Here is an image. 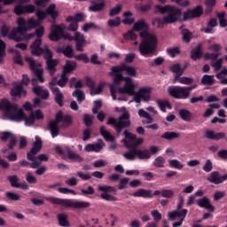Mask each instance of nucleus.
<instances>
[{
	"label": "nucleus",
	"instance_id": "nucleus-1",
	"mask_svg": "<svg viewBox=\"0 0 227 227\" xmlns=\"http://www.w3.org/2000/svg\"><path fill=\"white\" fill-rule=\"evenodd\" d=\"M154 8L161 15L167 13V16H164L163 19L155 18L153 20V24L156 25L159 29H162L165 24H176V21L180 20V17H182V9L174 5H155Z\"/></svg>",
	"mask_w": 227,
	"mask_h": 227
},
{
	"label": "nucleus",
	"instance_id": "nucleus-2",
	"mask_svg": "<svg viewBox=\"0 0 227 227\" xmlns=\"http://www.w3.org/2000/svg\"><path fill=\"white\" fill-rule=\"evenodd\" d=\"M121 72H126L127 75L129 77H136L137 75V71L133 67H129L126 63H121L120 66H115L111 67L110 75L113 77L114 84L116 86H121L123 81H130L131 78L125 77Z\"/></svg>",
	"mask_w": 227,
	"mask_h": 227
},
{
	"label": "nucleus",
	"instance_id": "nucleus-3",
	"mask_svg": "<svg viewBox=\"0 0 227 227\" xmlns=\"http://www.w3.org/2000/svg\"><path fill=\"white\" fill-rule=\"evenodd\" d=\"M59 123H62L63 129H68L72 123H74V119L70 114H63V111L59 110L55 114V120L51 121L48 125V129L51 134V137H58L59 136Z\"/></svg>",
	"mask_w": 227,
	"mask_h": 227
},
{
	"label": "nucleus",
	"instance_id": "nucleus-4",
	"mask_svg": "<svg viewBox=\"0 0 227 227\" xmlns=\"http://www.w3.org/2000/svg\"><path fill=\"white\" fill-rule=\"evenodd\" d=\"M106 125L114 127L118 136H120L124 129H129L132 125V122L130 121V113L125 111L120 117H118V119L114 117L108 118Z\"/></svg>",
	"mask_w": 227,
	"mask_h": 227
},
{
	"label": "nucleus",
	"instance_id": "nucleus-5",
	"mask_svg": "<svg viewBox=\"0 0 227 227\" xmlns=\"http://www.w3.org/2000/svg\"><path fill=\"white\" fill-rule=\"evenodd\" d=\"M30 53L32 56H35L36 58H40V56L43 55V59L45 61H49L51 59H53L54 53L52 51H51V48H49V45L45 44L42 48V39H35L32 44L30 45Z\"/></svg>",
	"mask_w": 227,
	"mask_h": 227
},
{
	"label": "nucleus",
	"instance_id": "nucleus-6",
	"mask_svg": "<svg viewBox=\"0 0 227 227\" xmlns=\"http://www.w3.org/2000/svg\"><path fill=\"white\" fill-rule=\"evenodd\" d=\"M47 201L52 203V205H60V207H64L65 208H90L91 204L86 201H74L70 199H59L55 197H48Z\"/></svg>",
	"mask_w": 227,
	"mask_h": 227
},
{
	"label": "nucleus",
	"instance_id": "nucleus-7",
	"mask_svg": "<svg viewBox=\"0 0 227 227\" xmlns=\"http://www.w3.org/2000/svg\"><path fill=\"white\" fill-rule=\"evenodd\" d=\"M158 43L159 41L155 35H151L146 39H142L138 48L141 56L147 58V56H152V54H154L157 51Z\"/></svg>",
	"mask_w": 227,
	"mask_h": 227
},
{
	"label": "nucleus",
	"instance_id": "nucleus-8",
	"mask_svg": "<svg viewBox=\"0 0 227 227\" xmlns=\"http://www.w3.org/2000/svg\"><path fill=\"white\" fill-rule=\"evenodd\" d=\"M69 88H75V90L72 93V97L77 98V102L81 104V102H84L86 100V96L84 91L81 90L84 88V84L82 80H78L75 77H72L69 80Z\"/></svg>",
	"mask_w": 227,
	"mask_h": 227
},
{
	"label": "nucleus",
	"instance_id": "nucleus-9",
	"mask_svg": "<svg viewBox=\"0 0 227 227\" xmlns=\"http://www.w3.org/2000/svg\"><path fill=\"white\" fill-rule=\"evenodd\" d=\"M168 93L176 100H187L189 92L185 86L172 85L168 88Z\"/></svg>",
	"mask_w": 227,
	"mask_h": 227
},
{
	"label": "nucleus",
	"instance_id": "nucleus-10",
	"mask_svg": "<svg viewBox=\"0 0 227 227\" xmlns=\"http://www.w3.org/2000/svg\"><path fill=\"white\" fill-rule=\"evenodd\" d=\"M35 15L38 20H45V19H47V15H50V17H51V20H50V22H51V24H54L56 22V19L59 17V12L56 11V5L54 4H51L46 9V12H43L42 10H37L35 12Z\"/></svg>",
	"mask_w": 227,
	"mask_h": 227
},
{
	"label": "nucleus",
	"instance_id": "nucleus-11",
	"mask_svg": "<svg viewBox=\"0 0 227 227\" xmlns=\"http://www.w3.org/2000/svg\"><path fill=\"white\" fill-rule=\"evenodd\" d=\"M18 27L14 28L10 35V38L16 42H22V36L17 35H26L27 33V26H26V20L24 18L17 19Z\"/></svg>",
	"mask_w": 227,
	"mask_h": 227
},
{
	"label": "nucleus",
	"instance_id": "nucleus-12",
	"mask_svg": "<svg viewBox=\"0 0 227 227\" xmlns=\"http://www.w3.org/2000/svg\"><path fill=\"white\" fill-rule=\"evenodd\" d=\"M26 62L29 63V68L35 77L38 79L39 82H45V78L43 77V69L41 64H36V61L32 57L26 58Z\"/></svg>",
	"mask_w": 227,
	"mask_h": 227
},
{
	"label": "nucleus",
	"instance_id": "nucleus-13",
	"mask_svg": "<svg viewBox=\"0 0 227 227\" xmlns=\"http://www.w3.org/2000/svg\"><path fill=\"white\" fill-rule=\"evenodd\" d=\"M98 191H100V198L104 200V201H118V199L114 197L113 194L115 193L118 190L114 186H108V185H100L98 186Z\"/></svg>",
	"mask_w": 227,
	"mask_h": 227
},
{
	"label": "nucleus",
	"instance_id": "nucleus-14",
	"mask_svg": "<svg viewBox=\"0 0 227 227\" xmlns=\"http://www.w3.org/2000/svg\"><path fill=\"white\" fill-rule=\"evenodd\" d=\"M43 145V142L42 141V138H40L38 136H35V141L34 142L30 152L27 153V160H36V155L40 153V150H42Z\"/></svg>",
	"mask_w": 227,
	"mask_h": 227
},
{
	"label": "nucleus",
	"instance_id": "nucleus-15",
	"mask_svg": "<svg viewBox=\"0 0 227 227\" xmlns=\"http://www.w3.org/2000/svg\"><path fill=\"white\" fill-rule=\"evenodd\" d=\"M202 13H203V7L201 5H199L194 9H187L183 13V20L184 22H187V20H192V19H198L199 17H201Z\"/></svg>",
	"mask_w": 227,
	"mask_h": 227
},
{
	"label": "nucleus",
	"instance_id": "nucleus-16",
	"mask_svg": "<svg viewBox=\"0 0 227 227\" xmlns=\"http://www.w3.org/2000/svg\"><path fill=\"white\" fill-rule=\"evenodd\" d=\"M65 36V29L61 27V25H56L53 23L51 27V33L49 35V39L51 42H58Z\"/></svg>",
	"mask_w": 227,
	"mask_h": 227
},
{
	"label": "nucleus",
	"instance_id": "nucleus-17",
	"mask_svg": "<svg viewBox=\"0 0 227 227\" xmlns=\"http://www.w3.org/2000/svg\"><path fill=\"white\" fill-rule=\"evenodd\" d=\"M25 114L26 113H24V110H19V106L16 105L15 111L11 110V112L5 115V118L11 121H17L18 123H20V121H24Z\"/></svg>",
	"mask_w": 227,
	"mask_h": 227
},
{
	"label": "nucleus",
	"instance_id": "nucleus-18",
	"mask_svg": "<svg viewBox=\"0 0 227 227\" xmlns=\"http://www.w3.org/2000/svg\"><path fill=\"white\" fill-rule=\"evenodd\" d=\"M0 139L4 143L6 142L7 139H10L7 148H9V150H15V146H17V137H15L13 133L10 131L2 132Z\"/></svg>",
	"mask_w": 227,
	"mask_h": 227
},
{
	"label": "nucleus",
	"instance_id": "nucleus-19",
	"mask_svg": "<svg viewBox=\"0 0 227 227\" xmlns=\"http://www.w3.org/2000/svg\"><path fill=\"white\" fill-rule=\"evenodd\" d=\"M36 7L33 4H18L14 7V13L16 15H26L29 13H35Z\"/></svg>",
	"mask_w": 227,
	"mask_h": 227
},
{
	"label": "nucleus",
	"instance_id": "nucleus-20",
	"mask_svg": "<svg viewBox=\"0 0 227 227\" xmlns=\"http://www.w3.org/2000/svg\"><path fill=\"white\" fill-rule=\"evenodd\" d=\"M182 75H184L183 71H180V69H177L174 75L173 82H179L180 84H185L186 86H191V84L194 82V79L187 76L182 77Z\"/></svg>",
	"mask_w": 227,
	"mask_h": 227
},
{
	"label": "nucleus",
	"instance_id": "nucleus-21",
	"mask_svg": "<svg viewBox=\"0 0 227 227\" xmlns=\"http://www.w3.org/2000/svg\"><path fill=\"white\" fill-rule=\"evenodd\" d=\"M14 88L11 89L10 95L11 97L22 98L23 97H26L27 95V90L24 89V86L22 84H17V82H14Z\"/></svg>",
	"mask_w": 227,
	"mask_h": 227
},
{
	"label": "nucleus",
	"instance_id": "nucleus-22",
	"mask_svg": "<svg viewBox=\"0 0 227 227\" xmlns=\"http://www.w3.org/2000/svg\"><path fill=\"white\" fill-rule=\"evenodd\" d=\"M32 91L36 97H40L41 100H49V98L51 97L49 90L43 89V87L40 85L33 87Z\"/></svg>",
	"mask_w": 227,
	"mask_h": 227
},
{
	"label": "nucleus",
	"instance_id": "nucleus-23",
	"mask_svg": "<svg viewBox=\"0 0 227 227\" xmlns=\"http://www.w3.org/2000/svg\"><path fill=\"white\" fill-rule=\"evenodd\" d=\"M207 182L210 184H215V185H219V184H223V182H226L227 180V174L223 176H219L218 171H213L210 174V176L207 178Z\"/></svg>",
	"mask_w": 227,
	"mask_h": 227
},
{
	"label": "nucleus",
	"instance_id": "nucleus-24",
	"mask_svg": "<svg viewBox=\"0 0 227 227\" xmlns=\"http://www.w3.org/2000/svg\"><path fill=\"white\" fill-rule=\"evenodd\" d=\"M105 146L106 143H104L102 139H98L95 144H88L84 150L85 152H95L96 153H98L99 152H102Z\"/></svg>",
	"mask_w": 227,
	"mask_h": 227
},
{
	"label": "nucleus",
	"instance_id": "nucleus-25",
	"mask_svg": "<svg viewBox=\"0 0 227 227\" xmlns=\"http://www.w3.org/2000/svg\"><path fill=\"white\" fill-rule=\"evenodd\" d=\"M17 105L12 104L8 99L4 98L0 101V111H4V116H6L11 111H15Z\"/></svg>",
	"mask_w": 227,
	"mask_h": 227
},
{
	"label": "nucleus",
	"instance_id": "nucleus-26",
	"mask_svg": "<svg viewBox=\"0 0 227 227\" xmlns=\"http://www.w3.org/2000/svg\"><path fill=\"white\" fill-rule=\"evenodd\" d=\"M197 205L198 207H200V208H206V210H208L209 212H214L215 210V207L212 205V203L210 202V199H208L207 197H203L197 201Z\"/></svg>",
	"mask_w": 227,
	"mask_h": 227
},
{
	"label": "nucleus",
	"instance_id": "nucleus-27",
	"mask_svg": "<svg viewBox=\"0 0 227 227\" xmlns=\"http://www.w3.org/2000/svg\"><path fill=\"white\" fill-rule=\"evenodd\" d=\"M65 159H69V160L72 162H84V158H82L80 154L74 153V151L68 147H67Z\"/></svg>",
	"mask_w": 227,
	"mask_h": 227
},
{
	"label": "nucleus",
	"instance_id": "nucleus-28",
	"mask_svg": "<svg viewBox=\"0 0 227 227\" xmlns=\"http://www.w3.org/2000/svg\"><path fill=\"white\" fill-rule=\"evenodd\" d=\"M59 65V60L58 59H51V60L46 61V70H48L49 74L53 77L56 75V67Z\"/></svg>",
	"mask_w": 227,
	"mask_h": 227
},
{
	"label": "nucleus",
	"instance_id": "nucleus-29",
	"mask_svg": "<svg viewBox=\"0 0 227 227\" xmlns=\"http://www.w3.org/2000/svg\"><path fill=\"white\" fill-rule=\"evenodd\" d=\"M57 52H59V54H63L66 58H75V52L74 51V48L72 47V45H67L65 48H58Z\"/></svg>",
	"mask_w": 227,
	"mask_h": 227
},
{
	"label": "nucleus",
	"instance_id": "nucleus-30",
	"mask_svg": "<svg viewBox=\"0 0 227 227\" xmlns=\"http://www.w3.org/2000/svg\"><path fill=\"white\" fill-rule=\"evenodd\" d=\"M202 47L203 46L201 44H199L197 47L191 51V59H192L193 61H198V59H201V58H203V50H201Z\"/></svg>",
	"mask_w": 227,
	"mask_h": 227
},
{
	"label": "nucleus",
	"instance_id": "nucleus-31",
	"mask_svg": "<svg viewBox=\"0 0 227 227\" xmlns=\"http://www.w3.org/2000/svg\"><path fill=\"white\" fill-rule=\"evenodd\" d=\"M50 88H51V91L55 96L56 104H58V106H59V107H63L64 96H63V93H61V91H59V88H58V87H50Z\"/></svg>",
	"mask_w": 227,
	"mask_h": 227
},
{
	"label": "nucleus",
	"instance_id": "nucleus-32",
	"mask_svg": "<svg viewBox=\"0 0 227 227\" xmlns=\"http://www.w3.org/2000/svg\"><path fill=\"white\" fill-rule=\"evenodd\" d=\"M77 68V62L73 60H67L65 66L62 67V74H72Z\"/></svg>",
	"mask_w": 227,
	"mask_h": 227
},
{
	"label": "nucleus",
	"instance_id": "nucleus-33",
	"mask_svg": "<svg viewBox=\"0 0 227 227\" xmlns=\"http://www.w3.org/2000/svg\"><path fill=\"white\" fill-rule=\"evenodd\" d=\"M178 114L181 120H184V121L191 122L192 121V120H194V116L192 115V113H191V111L185 108L179 109Z\"/></svg>",
	"mask_w": 227,
	"mask_h": 227
},
{
	"label": "nucleus",
	"instance_id": "nucleus-34",
	"mask_svg": "<svg viewBox=\"0 0 227 227\" xmlns=\"http://www.w3.org/2000/svg\"><path fill=\"white\" fill-rule=\"evenodd\" d=\"M138 94L142 98L144 102H149L152 95V88L150 87H143L138 90Z\"/></svg>",
	"mask_w": 227,
	"mask_h": 227
},
{
	"label": "nucleus",
	"instance_id": "nucleus-35",
	"mask_svg": "<svg viewBox=\"0 0 227 227\" xmlns=\"http://www.w3.org/2000/svg\"><path fill=\"white\" fill-rule=\"evenodd\" d=\"M132 196L134 198H153V194H152V190L146 189H138L135 192H133Z\"/></svg>",
	"mask_w": 227,
	"mask_h": 227
},
{
	"label": "nucleus",
	"instance_id": "nucleus-36",
	"mask_svg": "<svg viewBox=\"0 0 227 227\" xmlns=\"http://www.w3.org/2000/svg\"><path fill=\"white\" fill-rule=\"evenodd\" d=\"M187 209H182L181 211H173L171 213H168V218L170 221H175L176 217L185 220V217L187 216Z\"/></svg>",
	"mask_w": 227,
	"mask_h": 227
},
{
	"label": "nucleus",
	"instance_id": "nucleus-37",
	"mask_svg": "<svg viewBox=\"0 0 227 227\" xmlns=\"http://www.w3.org/2000/svg\"><path fill=\"white\" fill-rule=\"evenodd\" d=\"M122 141L125 144V146H127V148H131L133 150H137V146H141V144L145 143L144 138H137V137H136L135 140H132V142H129L125 139H123Z\"/></svg>",
	"mask_w": 227,
	"mask_h": 227
},
{
	"label": "nucleus",
	"instance_id": "nucleus-38",
	"mask_svg": "<svg viewBox=\"0 0 227 227\" xmlns=\"http://www.w3.org/2000/svg\"><path fill=\"white\" fill-rule=\"evenodd\" d=\"M137 157L140 160H148L152 158V153L148 149H137Z\"/></svg>",
	"mask_w": 227,
	"mask_h": 227
},
{
	"label": "nucleus",
	"instance_id": "nucleus-39",
	"mask_svg": "<svg viewBox=\"0 0 227 227\" xmlns=\"http://www.w3.org/2000/svg\"><path fill=\"white\" fill-rule=\"evenodd\" d=\"M59 226L70 227V222H68V215L65 213L59 214L57 215Z\"/></svg>",
	"mask_w": 227,
	"mask_h": 227
},
{
	"label": "nucleus",
	"instance_id": "nucleus-40",
	"mask_svg": "<svg viewBox=\"0 0 227 227\" xmlns=\"http://www.w3.org/2000/svg\"><path fill=\"white\" fill-rule=\"evenodd\" d=\"M179 30L183 35V42H184L185 43H191V40H192V34L191 33V31L187 28H184V26H181L179 27Z\"/></svg>",
	"mask_w": 227,
	"mask_h": 227
},
{
	"label": "nucleus",
	"instance_id": "nucleus-41",
	"mask_svg": "<svg viewBox=\"0 0 227 227\" xmlns=\"http://www.w3.org/2000/svg\"><path fill=\"white\" fill-rule=\"evenodd\" d=\"M126 82L124 88L126 90V92L128 95H129L130 97H132L133 95H136V91L134 90H136V85H134V83L132 82V79L129 80H123Z\"/></svg>",
	"mask_w": 227,
	"mask_h": 227
},
{
	"label": "nucleus",
	"instance_id": "nucleus-42",
	"mask_svg": "<svg viewBox=\"0 0 227 227\" xmlns=\"http://www.w3.org/2000/svg\"><path fill=\"white\" fill-rule=\"evenodd\" d=\"M161 195L162 198H167L168 200L173 198L175 196V193L171 190H156L153 192V196H159Z\"/></svg>",
	"mask_w": 227,
	"mask_h": 227
},
{
	"label": "nucleus",
	"instance_id": "nucleus-43",
	"mask_svg": "<svg viewBox=\"0 0 227 227\" xmlns=\"http://www.w3.org/2000/svg\"><path fill=\"white\" fill-rule=\"evenodd\" d=\"M30 162L26 160H23L20 161V166H21V168H27L28 166H30L32 169H36V168H40L41 163L38 160H30Z\"/></svg>",
	"mask_w": 227,
	"mask_h": 227
},
{
	"label": "nucleus",
	"instance_id": "nucleus-44",
	"mask_svg": "<svg viewBox=\"0 0 227 227\" xmlns=\"http://www.w3.org/2000/svg\"><path fill=\"white\" fill-rule=\"evenodd\" d=\"M144 29H148V24L145 20H138L133 26V31H143Z\"/></svg>",
	"mask_w": 227,
	"mask_h": 227
},
{
	"label": "nucleus",
	"instance_id": "nucleus-45",
	"mask_svg": "<svg viewBox=\"0 0 227 227\" xmlns=\"http://www.w3.org/2000/svg\"><path fill=\"white\" fill-rule=\"evenodd\" d=\"M178 137H180V133L175 131H166L161 135V139H167L168 141L178 139Z\"/></svg>",
	"mask_w": 227,
	"mask_h": 227
},
{
	"label": "nucleus",
	"instance_id": "nucleus-46",
	"mask_svg": "<svg viewBox=\"0 0 227 227\" xmlns=\"http://www.w3.org/2000/svg\"><path fill=\"white\" fill-rule=\"evenodd\" d=\"M99 132L102 137H104L105 141H114V137H113V135H111V133L106 129V126H101Z\"/></svg>",
	"mask_w": 227,
	"mask_h": 227
},
{
	"label": "nucleus",
	"instance_id": "nucleus-47",
	"mask_svg": "<svg viewBox=\"0 0 227 227\" xmlns=\"http://www.w3.org/2000/svg\"><path fill=\"white\" fill-rule=\"evenodd\" d=\"M187 67H189V62H185L183 67L180 66L179 63H176L170 67V72H172V74H176V71L178 69L179 72H183L184 74V72H185V70L187 69Z\"/></svg>",
	"mask_w": 227,
	"mask_h": 227
},
{
	"label": "nucleus",
	"instance_id": "nucleus-48",
	"mask_svg": "<svg viewBox=\"0 0 227 227\" xmlns=\"http://www.w3.org/2000/svg\"><path fill=\"white\" fill-rule=\"evenodd\" d=\"M214 82H215L214 75L204 74L201 79V84L204 86H214Z\"/></svg>",
	"mask_w": 227,
	"mask_h": 227
},
{
	"label": "nucleus",
	"instance_id": "nucleus-49",
	"mask_svg": "<svg viewBox=\"0 0 227 227\" xmlns=\"http://www.w3.org/2000/svg\"><path fill=\"white\" fill-rule=\"evenodd\" d=\"M156 103L162 113H166V108L172 109L171 104H169V101L168 100L159 99L156 101Z\"/></svg>",
	"mask_w": 227,
	"mask_h": 227
},
{
	"label": "nucleus",
	"instance_id": "nucleus-50",
	"mask_svg": "<svg viewBox=\"0 0 227 227\" xmlns=\"http://www.w3.org/2000/svg\"><path fill=\"white\" fill-rule=\"evenodd\" d=\"M123 157L126 158L127 160H136V157H137V149L129 150L123 153Z\"/></svg>",
	"mask_w": 227,
	"mask_h": 227
},
{
	"label": "nucleus",
	"instance_id": "nucleus-51",
	"mask_svg": "<svg viewBox=\"0 0 227 227\" xmlns=\"http://www.w3.org/2000/svg\"><path fill=\"white\" fill-rule=\"evenodd\" d=\"M7 180L8 182H10L11 187H14V189H17L19 187V184H20L19 183L20 179L17 175L9 176L7 177Z\"/></svg>",
	"mask_w": 227,
	"mask_h": 227
},
{
	"label": "nucleus",
	"instance_id": "nucleus-52",
	"mask_svg": "<svg viewBox=\"0 0 227 227\" xmlns=\"http://www.w3.org/2000/svg\"><path fill=\"white\" fill-rule=\"evenodd\" d=\"M74 20L75 22H82L84 20V14H82V13H76L74 15V16H68L67 18V22H74Z\"/></svg>",
	"mask_w": 227,
	"mask_h": 227
},
{
	"label": "nucleus",
	"instance_id": "nucleus-53",
	"mask_svg": "<svg viewBox=\"0 0 227 227\" xmlns=\"http://www.w3.org/2000/svg\"><path fill=\"white\" fill-rule=\"evenodd\" d=\"M90 29H97L98 31H100V27L94 22L85 23L82 27V31L88 33Z\"/></svg>",
	"mask_w": 227,
	"mask_h": 227
},
{
	"label": "nucleus",
	"instance_id": "nucleus-54",
	"mask_svg": "<svg viewBox=\"0 0 227 227\" xmlns=\"http://www.w3.org/2000/svg\"><path fill=\"white\" fill-rule=\"evenodd\" d=\"M164 164H166V159L162 156H158L153 162L154 168H164Z\"/></svg>",
	"mask_w": 227,
	"mask_h": 227
},
{
	"label": "nucleus",
	"instance_id": "nucleus-55",
	"mask_svg": "<svg viewBox=\"0 0 227 227\" xmlns=\"http://www.w3.org/2000/svg\"><path fill=\"white\" fill-rule=\"evenodd\" d=\"M106 8V4L104 2H101L99 4H95L94 5H90L89 7L90 12H102V10Z\"/></svg>",
	"mask_w": 227,
	"mask_h": 227
},
{
	"label": "nucleus",
	"instance_id": "nucleus-56",
	"mask_svg": "<svg viewBox=\"0 0 227 227\" xmlns=\"http://www.w3.org/2000/svg\"><path fill=\"white\" fill-rule=\"evenodd\" d=\"M23 121H25L26 127H31V125L35 123V113H30V115L28 117L25 114Z\"/></svg>",
	"mask_w": 227,
	"mask_h": 227
},
{
	"label": "nucleus",
	"instance_id": "nucleus-57",
	"mask_svg": "<svg viewBox=\"0 0 227 227\" xmlns=\"http://www.w3.org/2000/svg\"><path fill=\"white\" fill-rule=\"evenodd\" d=\"M68 82V76L65 74V73H62L60 75V79L57 82V85L59 86L60 88H65Z\"/></svg>",
	"mask_w": 227,
	"mask_h": 227
},
{
	"label": "nucleus",
	"instance_id": "nucleus-58",
	"mask_svg": "<svg viewBox=\"0 0 227 227\" xmlns=\"http://www.w3.org/2000/svg\"><path fill=\"white\" fill-rule=\"evenodd\" d=\"M168 164L169 168H174L175 169H184V164L178 161V160H170Z\"/></svg>",
	"mask_w": 227,
	"mask_h": 227
},
{
	"label": "nucleus",
	"instance_id": "nucleus-59",
	"mask_svg": "<svg viewBox=\"0 0 227 227\" xmlns=\"http://www.w3.org/2000/svg\"><path fill=\"white\" fill-rule=\"evenodd\" d=\"M13 62L16 65H20V67H22L24 65V61H22V55L20 54V51H19V50L15 51V56L13 57Z\"/></svg>",
	"mask_w": 227,
	"mask_h": 227
},
{
	"label": "nucleus",
	"instance_id": "nucleus-60",
	"mask_svg": "<svg viewBox=\"0 0 227 227\" xmlns=\"http://www.w3.org/2000/svg\"><path fill=\"white\" fill-rule=\"evenodd\" d=\"M124 40H137V35L134 33V30H129L127 33L123 34Z\"/></svg>",
	"mask_w": 227,
	"mask_h": 227
},
{
	"label": "nucleus",
	"instance_id": "nucleus-61",
	"mask_svg": "<svg viewBox=\"0 0 227 227\" xmlns=\"http://www.w3.org/2000/svg\"><path fill=\"white\" fill-rule=\"evenodd\" d=\"M121 24V19L120 17H116L114 20H108L109 27H118Z\"/></svg>",
	"mask_w": 227,
	"mask_h": 227
},
{
	"label": "nucleus",
	"instance_id": "nucleus-62",
	"mask_svg": "<svg viewBox=\"0 0 227 227\" xmlns=\"http://www.w3.org/2000/svg\"><path fill=\"white\" fill-rule=\"evenodd\" d=\"M167 53L168 56H170V58H176L177 54H180V48H168L167 49Z\"/></svg>",
	"mask_w": 227,
	"mask_h": 227
},
{
	"label": "nucleus",
	"instance_id": "nucleus-63",
	"mask_svg": "<svg viewBox=\"0 0 227 227\" xmlns=\"http://www.w3.org/2000/svg\"><path fill=\"white\" fill-rule=\"evenodd\" d=\"M5 196L8 200H11V201H19V200H20V195L12 192H7Z\"/></svg>",
	"mask_w": 227,
	"mask_h": 227
},
{
	"label": "nucleus",
	"instance_id": "nucleus-64",
	"mask_svg": "<svg viewBox=\"0 0 227 227\" xmlns=\"http://www.w3.org/2000/svg\"><path fill=\"white\" fill-rule=\"evenodd\" d=\"M26 180L27 184H36L38 182V179L31 172H27Z\"/></svg>",
	"mask_w": 227,
	"mask_h": 227
}]
</instances>
